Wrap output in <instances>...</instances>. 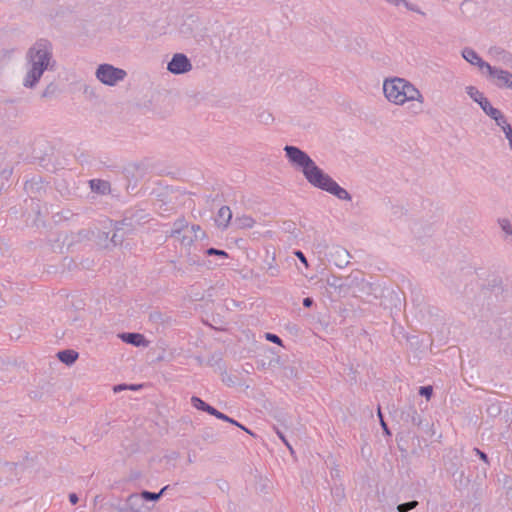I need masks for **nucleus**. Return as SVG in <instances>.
I'll return each mask as SVG.
<instances>
[{
  "instance_id": "35",
  "label": "nucleus",
  "mask_w": 512,
  "mask_h": 512,
  "mask_svg": "<svg viewBox=\"0 0 512 512\" xmlns=\"http://www.w3.org/2000/svg\"><path fill=\"white\" fill-rule=\"evenodd\" d=\"M125 389H128V386L125 384H119V385L114 386V388H113L114 392H119V391H122Z\"/></svg>"
},
{
  "instance_id": "27",
  "label": "nucleus",
  "mask_w": 512,
  "mask_h": 512,
  "mask_svg": "<svg viewBox=\"0 0 512 512\" xmlns=\"http://www.w3.org/2000/svg\"><path fill=\"white\" fill-rule=\"evenodd\" d=\"M206 253L208 255H217V256H222V257H225V258L228 257V254L224 250H219V249H216V248H209V249L206 250Z\"/></svg>"
},
{
  "instance_id": "6",
  "label": "nucleus",
  "mask_w": 512,
  "mask_h": 512,
  "mask_svg": "<svg viewBox=\"0 0 512 512\" xmlns=\"http://www.w3.org/2000/svg\"><path fill=\"white\" fill-rule=\"evenodd\" d=\"M192 69V64L188 57L182 53H176L167 65V70L175 75L184 74Z\"/></svg>"
},
{
  "instance_id": "7",
  "label": "nucleus",
  "mask_w": 512,
  "mask_h": 512,
  "mask_svg": "<svg viewBox=\"0 0 512 512\" xmlns=\"http://www.w3.org/2000/svg\"><path fill=\"white\" fill-rule=\"evenodd\" d=\"M462 57L471 65L477 66L482 72L489 69L491 66L485 62L472 48L466 47L462 50Z\"/></svg>"
},
{
  "instance_id": "31",
  "label": "nucleus",
  "mask_w": 512,
  "mask_h": 512,
  "mask_svg": "<svg viewBox=\"0 0 512 512\" xmlns=\"http://www.w3.org/2000/svg\"><path fill=\"white\" fill-rule=\"evenodd\" d=\"M474 451L480 457L481 460H483L485 463H488V457L484 452H482L478 448H475Z\"/></svg>"
},
{
  "instance_id": "12",
  "label": "nucleus",
  "mask_w": 512,
  "mask_h": 512,
  "mask_svg": "<svg viewBox=\"0 0 512 512\" xmlns=\"http://www.w3.org/2000/svg\"><path fill=\"white\" fill-rule=\"evenodd\" d=\"M191 404L195 409L207 412L208 414H210L212 416H214V413H217V409H215L211 405L205 403L202 399H200L197 396L191 397Z\"/></svg>"
},
{
  "instance_id": "24",
  "label": "nucleus",
  "mask_w": 512,
  "mask_h": 512,
  "mask_svg": "<svg viewBox=\"0 0 512 512\" xmlns=\"http://www.w3.org/2000/svg\"><path fill=\"white\" fill-rule=\"evenodd\" d=\"M417 506H418V502L414 500V501L399 504L397 506V510H398V512H408V511L416 508Z\"/></svg>"
},
{
  "instance_id": "20",
  "label": "nucleus",
  "mask_w": 512,
  "mask_h": 512,
  "mask_svg": "<svg viewBox=\"0 0 512 512\" xmlns=\"http://www.w3.org/2000/svg\"><path fill=\"white\" fill-rule=\"evenodd\" d=\"M497 60L512 69V54L504 50L496 51Z\"/></svg>"
},
{
  "instance_id": "10",
  "label": "nucleus",
  "mask_w": 512,
  "mask_h": 512,
  "mask_svg": "<svg viewBox=\"0 0 512 512\" xmlns=\"http://www.w3.org/2000/svg\"><path fill=\"white\" fill-rule=\"evenodd\" d=\"M144 507V500L141 494H131L126 500V508L131 512H141Z\"/></svg>"
},
{
  "instance_id": "16",
  "label": "nucleus",
  "mask_w": 512,
  "mask_h": 512,
  "mask_svg": "<svg viewBox=\"0 0 512 512\" xmlns=\"http://www.w3.org/2000/svg\"><path fill=\"white\" fill-rule=\"evenodd\" d=\"M188 224L185 219H178L173 223L172 229L170 231V237H178L182 234V231L187 228Z\"/></svg>"
},
{
  "instance_id": "40",
  "label": "nucleus",
  "mask_w": 512,
  "mask_h": 512,
  "mask_svg": "<svg viewBox=\"0 0 512 512\" xmlns=\"http://www.w3.org/2000/svg\"><path fill=\"white\" fill-rule=\"evenodd\" d=\"M509 148L512 151V142L509 144Z\"/></svg>"
},
{
  "instance_id": "39",
  "label": "nucleus",
  "mask_w": 512,
  "mask_h": 512,
  "mask_svg": "<svg viewBox=\"0 0 512 512\" xmlns=\"http://www.w3.org/2000/svg\"><path fill=\"white\" fill-rule=\"evenodd\" d=\"M128 389H131V390H137V389H138V386H136V385H130V386H128Z\"/></svg>"
},
{
  "instance_id": "9",
  "label": "nucleus",
  "mask_w": 512,
  "mask_h": 512,
  "mask_svg": "<svg viewBox=\"0 0 512 512\" xmlns=\"http://www.w3.org/2000/svg\"><path fill=\"white\" fill-rule=\"evenodd\" d=\"M119 337L123 342L134 345L136 347H144L148 344L145 337L140 333H122L119 335Z\"/></svg>"
},
{
  "instance_id": "22",
  "label": "nucleus",
  "mask_w": 512,
  "mask_h": 512,
  "mask_svg": "<svg viewBox=\"0 0 512 512\" xmlns=\"http://www.w3.org/2000/svg\"><path fill=\"white\" fill-rule=\"evenodd\" d=\"M167 489V487H163L160 492L153 493L149 491H143L141 494L144 501H157L161 495L164 493V491Z\"/></svg>"
},
{
  "instance_id": "32",
  "label": "nucleus",
  "mask_w": 512,
  "mask_h": 512,
  "mask_svg": "<svg viewBox=\"0 0 512 512\" xmlns=\"http://www.w3.org/2000/svg\"><path fill=\"white\" fill-rule=\"evenodd\" d=\"M277 435L279 436V438L283 441V443L290 449L292 450L290 444L288 443V441L286 440L285 436L283 435L282 432H280L279 430H277Z\"/></svg>"
},
{
  "instance_id": "30",
  "label": "nucleus",
  "mask_w": 512,
  "mask_h": 512,
  "mask_svg": "<svg viewBox=\"0 0 512 512\" xmlns=\"http://www.w3.org/2000/svg\"><path fill=\"white\" fill-rule=\"evenodd\" d=\"M295 255L305 266H308L307 259L301 251H296Z\"/></svg>"
},
{
  "instance_id": "13",
  "label": "nucleus",
  "mask_w": 512,
  "mask_h": 512,
  "mask_svg": "<svg viewBox=\"0 0 512 512\" xmlns=\"http://www.w3.org/2000/svg\"><path fill=\"white\" fill-rule=\"evenodd\" d=\"M332 256H336L338 258V260L335 261V264L338 267H344L349 263L350 254L345 248L336 247Z\"/></svg>"
},
{
  "instance_id": "37",
  "label": "nucleus",
  "mask_w": 512,
  "mask_h": 512,
  "mask_svg": "<svg viewBox=\"0 0 512 512\" xmlns=\"http://www.w3.org/2000/svg\"><path fill=\"white\" fill-rule=\"evenodd\" d=\"M111 241L114 243V245L121 244V242H122L121 239H118V236L116 233L112 236Z\"/></svg>"
},
{
  "instance_id": "36",
  "label": "nucleus",
  "mask_w": 512,
  "mask_h": 512,
  "mask_svg": "<svg viewBox=\"0 0 512 512\" xmlns=\"http://www.w3.org/2000/svg\"><path fill=\"white\" fill-rule=\"evenodd\" d=\"M69 501L71 502V504H76L78 502V496L75 494V493H71L69 495Z\"/></svg>"
},
{
  "instance_id": "5",
  "label": "nucleus",
  "mask_w": 512,
  "mask_h": 512,
  "mask_svg": "<svg viewBox=\"0 0 512 512\" xmlns=\"http://www.w3.org/2000/svg\"><path fill=\"white\" fill-rule=\"evenodd\" d=\"M486 73H487V77L497 87L507 88V89L512 90V73L511 72L491 65Z\"/></svg>"
},
{
  "instance_id": "23",
  "label": "nucleus",
  "mask_w": 512,
  "mask_h": 512,
  "mask_svg": "<svg viewBox=\"0 0 512 512\" xmlns=\"http://www.w3.org/2000/svg\"><path fill=\"white\" fill-rule=\"evenodd\" d=\"M493 120L496 122L497 126H499L502 130H504V127L511 126L501 111L496 116L493 117Z\"/></svg>"
},
{
  "instance_id": "19",
  "label": "nucleus",
  "mask_w": 512,
  "mask_h": 512,
  "mask_svg": "<svg viewBox=\"0 0 512 512\" xmlns=\"http://www.w3.org/2000/svg\"><path fill=\"white\" fill-rule=\"evenodd\" d=\"M214 417H216L217 419L223 420L225 422L231 423V424L241 428L242 430L246 431L247 433L251 434L249 429H247L246 427H244L242 424H240L236 420L230 418L229 416H227L226 414H224L218 410H217V413H214Z\"/></svg>"
},
{
  "instance_id": "26",
  "label": "nucleus",
  "mask_w": 512,
  "mask_h": 512,
  "mask_svg": "<svg viewBox=\"0 0 512 512\" xmlns=\"http://www.w3.org/2000/svg\"><path fill=\"white\" fill-rule=\"evenodd\" d=\"M265 338L266 340L272 342V343H275V344H278V345H282V340L280 339L279 336H277L276 334H273V333H266L265 334Z\"/></svg>"
},
{
  "instance_id": "15",
  "label": "nucleus",
  "mask_w": 512,
  "mask_h": 512,
  "mask_svg": "<svg viewBox=\"0 0 512 512\" xmlns=\"http://www.w3.org/2000/svg\"><path fill=\"white\" fill-rule=\"evenodd\" d=\"M467 95L477 104L480 103L485 95L475 86L469 85L465 87Z\"/></svg>"
},
{
  "instance_id": "8",
  "label": "nucleus",
  "mask_w": 512,
  "mask_h": 512,
  "mask_svg": "<svg viewBox=\"0 0 512 512\" xmlns=\"http://www.w3.org/2000/svg\"><path fill=\"white\" fill-rule=\"evenodd\" d=\"M232 219V212L228 206H222L216 215L215 223L221 229H226Z\"/></svg>"
},
{
  "instance_id": "34",
  "label": "nucleus",
  "mask_w": 512,
  "mask_h": 512,
  "mask_svg": "<svg viewBox=\"0 0 512 512\" xmlns=\"http://www.w3.org/2000/svg\"><path fill=\"white\" fill-rule=\"evenodd\" d=\"M312 304H313V299L312 298L306 297V298L303 299V305L305 307H311Z\"/></svg>"
},
{
  "instance_id": "18",
  "label": "nucleus",
  "mask_w": 512,
  "mask_h": 512,
  "mask_svg": "<svg viewBox=\"0 0 512 512\" xmlns=\"http://www.w3.org/2000/svg\"><path fill=\"white\" fill-rule=\"evenodd\" d=\"M391 5H393L395 7L404 6L406 9H408L410 11L424 15V12H422L421 9L417 5H414L410 2H408L407 0H392Z\"/></svg>"
},
{
  "instance_id": "2",
  "label": "nucleus",
  "mask_w": 512,
  "mask_h": 512,
  "mask_svg": "<svg viewBox=\"0 0 512 512\" xmlns=\"http://www.w3.org/2000/svg\"><path fill=\"white\" fill-rule=\"evenodd\" d=\"M382 91L388 103L399 107L409 105L414 114L422 112L424 95L410 80L399 76L387 77L383 80Z\"/></svg>"
},
{
  "instance_id": "29",
  "label": "nucleus",
  "mask_w": 512,
  "mask_h": 512,
  "mask_svg": "<svg viewBox=\"0 0 512 512\" xmlns=\"http://www.w3.org/2000/svg\"><path fill=\"white\" fill-rule=\"evenodd\" d=\"M178 241H180L183 245H190L192 243V239L190 237H187L185 235H180L176 237Z\"/></svg>"
},
{
  "instance_id": "21",
  "label": "nucleus",
  "mask_w": 512,
  "mask_h": 512,
  "mask_svg": "<svg viewBox=\"0 0 512 512\" xmlns=\"http://www.w3.org/2000/svg\"><path fill=\"white\" fill-rule=\"evenodd\" d=\"M498 224L502 231L504 232L506 237L512 236V224L509 219L507 218H500L498 219Z\"/></svg>"
},
{
  "instance_id": "28",
  "label": "nucleus",
  "mask_w": 512,
  "mask_h": 512,
  "mask_svg": "<svg viewBox=\"0 0 512 512\" xmlns=\"http://www.w3.org/2000/svg\"><path fill=\"white\" fill-rule=\"evenodd\" d=\"M505 134L506 139L508 140V143H512V127H504V130H502Z\"/></svg>"
},
{
  "instance_id": "1",
  "label": "nucleus",
  "mask_w": 512,
  "mask_h": 512,
  "mask_svg": "<svg viewBox=\"0 0 512 512\" xmlns=\"http://www.w3.org/2000/svg\"><path fill=\"white\" fill-rule=\"evenodd\" d=\"M283 150L288 163L300 171L312 187L325 191L342 201L350 202L352 200L351 194L321 169L305 151L292 145H286Z\"/></svg>"
},
{
  "instance_id": "4",
  "label": "nucleus",
  "mask_w": 512,
  "mask_h": 512,
  "mask_svg": "<svg viewBox=\"0 0 512 512\" xmlns=\"http://www.w3.org/2000/svg\"><path fill=\"white\" fill-rule=\"evenodd\" d=\"M127 76V72L122 68H117L112 64H100L96 71V79L106 86H115L122 82Z\"/></svg>"
},
{
  "instance_id": "38",
  "label": "nucleus",
  "mask_w": 512,
  "mask_h": 512,
  "mask_svg": "<svg viewBox=\"0 0 512 512\" xmlns=\"http://www.w3.org/2000/svg\"><path fill=\"white\" fill-rule=\"evenodd\" d=\"M191 229H192V231H193V232H195V233H196L197 231H200V226H198V225H193V226L191 227Z\"/></svg>"
},
{
  "instance_id": "17",
  "label": "nucleus",
  "mask_w": 512,
  "mask_h": 512,
  "mask_svg": "<svg viewBox=\"0 0 512 512\" xmlns=\"http://www.w3.org/2000/svg\"><path fill=\"white\" fill-rule=\"evenodd\" d=\"M90 187L93 191L104 194L109 189V183L107 181L93 179L90 181Z\"/></svg>"
},
{
  "instance_id": "33",
  "label": "nucleus",
  "mask_w": 512,
  "mask_h": 512,
  "mask_svg": "<svg viewBox=\"0 0 512 512\" xmlns=\"http://www.w3.org/2000/svg\"><path fill=\"white\" fill-rule=\"evenodd\" d=\"M378 415H379V417H380L381 426L383 427V429H384L387 433H389V431H388V429H387V425H386V423L384 422V420H383V418H382V414H381V410H380V408H378Z\"/></svg>"
},
{
  "instance_id": "14",
  "label": "nucleus",
  "mask_w": 512,
  "mask_h": 512,
  "mask_svg": "<svg viewBox=\"0 0 512 512\" xmlns=\"http://www.w3.org/2000/svg\"><path fill=\"white\" fill-rule=\"evenodd\" d=\"M478 105L481 107L483 112L492 119L500 112L499 109L492 106V104L486 97H484V99L480 103H478Z\"/></svg>"
},
{
  "instance_id": "3",
  "label": "nucleus",
  "mask_w": 512,
  "mask_h": 512,
  "mask_svg": "<svg viewBox=\"0 0 512 512\" xmlns=\"http://www.w3.org/2000/svg\"><path fill=\"white\" fill-rule=\"evenodd\" d=\"M27 72L23 86L34 88L44 72L53 67L52 45L47 40H38L27 52Z\"/></svg>"
},
{
  "instance_id": "25",
  "label": "nucleus",
  "mask_w": 512,
  "mask_h": 512,
  "mask_svg": "<svg viewBox=\"0 0 512 512\" xmlns=\"http://www.w3.org/2000/svg\"><path fill=\"white\" fill-rule=\"evenodd\" d=\"M433 393L432 386H423L420 387L419 394L426 397L427 399H430Z\"/></svg>"
},
{
  "instance_id": "11",
  "label": "nucleus",
  "mask_w": 512,
  "mask_h": 512,
  "mask_svg": "<svg viewBox=\"0 0 512 512\" xmlns=\"http://www.w3.org/2000/svg\"><path fill=\"white\" fill-rule=\"evenodd\" d=\"M78 356V352L72 349L62 350L57 353L58 359L66 365H72L78 359Z\"/></svg>"
}]
</instances>
